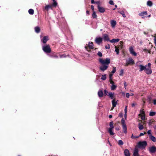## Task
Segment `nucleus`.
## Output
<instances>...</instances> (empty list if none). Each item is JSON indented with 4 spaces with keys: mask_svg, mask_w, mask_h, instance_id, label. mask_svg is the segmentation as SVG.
I'll return each mask as SVG.
<instances>
[{
    "mask_svg": "<svg viewBox=\"0 0 156 156\" xmlns=\"http://www.w3.org/2000/svg\"><path fill=\"white\" fill-rule=\"evenodd\" d=\"M123 43V42H122V41H120V48L121 49H122V48L123 47V45H122Z\"/></svg>",
    "mask_w": 156,
    "mask_h": 156,
    "instance_id": "obj_45",
    "label": "nucleus"
},
{
    "mask_svg": "<svg viewBox=\"0 0 156 156\" xmlns=\"http://www.w3.org/2000/svg\"><path fill=\"white\" fill-rule=\"evenodd\" d=\"M153 103L154 105H156V99H155L153 100Z\"/></svg>",
    "mask_w": 156,
    "mask_h": 156,
    "instance_id": "obj_64",
    "label": "nucleus"
},
{
    "mask_svg": "<svg viewBox=\"0 0 156 156\" xmlns=\"http://www.w3.org/2000/svg\"><path fill=\"white\" fill-rule=\"evenodd\" d=\"M92 16L93 18H96L97 17V15L96 14V12L95 11H94L92 14Z\"/></svg>",
    "mask_w": 156,
    "mask_h": 156,
    "instance_id": "obj_33",
    "label": "nucleus"
},
{
    "mask_svg": "<svg viewBox=\"0 0 156 156\" xmlns=\"http://www.w3.org/2000/svg\"><path fill=\"white\" fill-rule=\"evenodd\" d=\"M58 54L57 53L53 52L51 53L49 55L51 57L57 59L58 58Z\"/></svg>",
    "mask_w": 156,
    "mask_h": 156,
    "instance_id": "obj_9",
    "label": "nucleus"
},
{
    "mask_svg": "<svg viewBox=\"0 0 156 156\" xmlns=\"http://www.w3.org/2000/svg\"><path fill=\"white\" fill-rule=\"evenodd\" d=\"M97 7L99 12L101 13H104L105 12V10L104 8L100 7V6H98Z\"/></svg>",
    "mask_w": 156,
    "mask_h": 156,
    "instance_id": "obj_13",
    "label": "nucleus"
},
{
    "mask_svg": "<svg viewBox=\"0 0 156 156\" xmlns=\"http://www.w3.org/2000/svg\"><path fill=\"white\" fill-rule=\"evenodd\" d=\"M110 59L108 58H106L105 60L101 58H99V62L103 65V66L100 67V69L103 72L106 70L108 68V65L110 62Z\"/></svg>",
    "mask_w": 156,
    "mask_h": 156,
    "instance_id": "obj_1",
    "label": "nucleus"
},
{
    "mask_svg": "<svg viewBox=\"0 0 156 156\" xmlns=\"http://www.w3.org/2000/svg\"><path fill=\"white\" fill-rule=\"evenodd\" d=\"M109 4L111 5H114V3L112 0H110L109 2Z\"/></svg>",
    "mask_w": 156,
    "mask_h": 156,
    "instance_id": "obj_50",
    "label": "nucleus"
},
{
    "mask_svg": "<svg viewBox=\"0 0 156 156\" xmlns=\"http://www.w3.org/2000/svg\"><path fill=\"white\" fill-rule=\"evenodd\" d=\"M151 64L150 63H148L147 65V67L151 68Z\"/></svg>",
    "mask_w": 156,
    "mask_h": 156,
    "instance_id": "obj_54",
    "label": "nucleus"
},
{
    "mask_svg": "<svg viewBox=\"0 0 156 156\" xmlns=\"http://www.w3.org/2000/svg\"><path fill=\"white\" fill-rule=\"evenodd\" d=\"M93 46V43L92 42H89L88 43V46H86L85 47V48L87 50V51L89 52H90L91 51L90 50H89L88 49V47H89V48L90 49H92L94 48Z\"/></svg>",
    "mask_w": 156,
    "mask_h": 156,
    "instance_id": "obj_6",
    "label": "nucleus"
},
{
    "mask_svg": "<svg viewBox=\"0 0 156 156\" xmlns=\"http://www.w3.org/2000/svg\"><path fill=\"white\" fill-rule=\"evenodd\" d=\"M147 133L148 135H151V130H149L147 132Z\"/></svg>",
    "mask_w": 156,
    "mask_h": 156,
    "instance_id": "obj_60",
    "label": "nucleus"
},
{
    "mask_svg": "<svg viewBox=\"0 0 156 156\" xmlns=\"http://www.w3.org/2000/svg\"><path fill=\"white\" fill-rule=\"evenodd\" d=\"M146 134V133L145 132H144V133H140V134L139 136H143L144 134Z\"/></svg>",
    "mask_w": 156,
    "mask_h": 156,
    "instance_id": "obj_52",
    "label": "nucleus"
},
{
    "mask_svg": "<svg viewBox=\"0 0 156 156\" xmlns=\"http://www.w3.org/2000/svg\"><path fill=\"white\" fill-rule=\"evenodd\" d=\"M147 5L149 6H151L152 5L153 3L151 1H148L147 2Z\"/></svg>",
    "mask_w": 156,
    "mask_h": 156,
    "instance_id": "obj_30",
    "label": "nucleus"
},
{
    "mask_svg": "<svg viewBox=\"0 0 156 156\" xmlns=\"http://www.w3.org/2000/svg\"><path fill=\"white\" fill-rule=\"evenodd\" d=\"M95 4H98V6H100V1H98L97 2H95Z\"/></svg>",
    "mask_w": 156,
    "mask_h": 156,
    "instance_id": "obj_55",
    "label": "nucleus"
},
{
    "mask_svg": "<svg viewBox=\"0 0 156 156\" xmlns=\"http://www.w3.org/2000/svg\"><path fill=\"white\" fill-rule=\"evenodd\" d=\"M116 67H113L112 70V71L111 73H112L113 74L114 73H115V72H116Z\"/></svg>",
    "mask_w": 156,
    "mask_h": 156,
    "instance_id": "obj_44",
    "label": "nucleus"
},
{
    "mask_svg": "<svg viewBox=\"0 0 156 156\" xmlns=\"http://www.w3.org/2000/svg\"><path fill=\"white\" fill-rule=\"evenodd\" d=\"M119 117H122L123 116V114L122 113H120L119 115Z\"/></svg>",
    "mask_w": 156,
    "mask_h": 156,
    "instance_id": "obj_56",
    "label": "nucleus"
},
{
    "mask_svg": "<svg viewBox=\"0 0 156 156\" xmlns=\"http://www.w3.org/2000/svg\"><path fill=\"white\" fill-rule=\"evenodd\" d=\"M130 65H133L135 63L134 60L131 58H129L128 61H127Z\"/></svg>",
    "mask_w": 156,
    "mask_h": 156,
    "instance_id": "obj_18",
    "label": "nucleus"
},
{
    "mask_svg": "<svg viewBox=\"0 0 156 156\" xmlns=\"http://www.w3.org/2000/svg\"><path fill=\"white\" fill-rule=\"evenodd\" d=\"M42 49L46 53H50L51 51V49L49 45H46L43 46Z\"/></svg>",
    "mask_w": 156,
    "mask_h": 156,
    "instance_id": "obj_2",
    "label": "nucleus"
},
{
    "mask_svg": "<svg viewBox=\"0 0 156 156\" xmlns=\"http://www.w3.org/2000/svg\"><path fill=\"white\" fill-rule=\"evenodd\" d=\"M112 74H110L109 75V80H110V79H112Z\"/></svg>",
    "mask_w": 156,
    "mask_h": 156,
    "instance_id": "obj_61",
    "label": "nucleus"
},
{
    "mask_svg": "<svg viewBox=\"0 0 156 156\" xmlns=\"http://www.w3.org/2000/svg\"><path fill=\"white\" fill-rule=\"evenodd\" d=\"M124 85L125 87L126 88V87L127 86V84L126 82L125 81L124 82Z\"/></svg>",
    "mask_w": 156,
    "mask_h": 156,
    "instance_id": "obj_57",
    "label": "nucleus"
},
{
    "mask_svg": "<svg viewBox=\"0 0 156 156\" xmlns=\"http://www.w3.org/2000/svg\"><path fill=\"white\" fill-rule=\"evenodd\" d=\"M59 57L60 58H65L66 57V55L65 54H63L62 55H59Z\"/></svg>",
    "mask_w": 156,
    "mask_h": 156,
    "instance_id": "obj_51",
    "label": "nucleus"
},
{
    "mask_svg": "<svg viewBox=\"0 0 156 156\" xmlns=\"http://www.w3.org/2000/svg\"><path fill=\"white\" fill-rule=\"evenodd\" d=\"M52 6L51 5H46L44 8V10H45L46 11H48L49 9L51 8Z\"/></svg>",
    "mask_w": 156,
    "mask_h": 156,
    "instance_id": "obj_26",
    "label": "nucleus"
},
{
    "mask_svg": "<svg viewBox=\"0 0 156 156\" xmlns=\"http://www.w3.org/2000/svg\"><path fill=\"white\" fill-rule=\"evenodd\" d=\"M34 30L35 32L37 33H39L40 32V28L39 27H36L34 28Z\"/></svg>",
    "mask_w": 156,
    "mask_h": 156,
    "instance_id": "obj_20",
    "label": "nucleus"
},
{
    "mask_svg": "<svg viewBox=\"0 0 156 156\" xmlns=\"http://www.w3.org/2000/svg\"><path fill=\"white\" fill-rule=\"evenodd\" d=\"M119 39H112L109 41L111 43H116L119 42Z\"/></svg>",
    "mask_w": 156,
    "mask_h": 156,
    "instance_id": "obj_24",
    "label": "nucleus"
},
{
    "mask_svg": "<svg viewBox=\"0 0 156 156\" xmlns=\"http://www.w3.org/2000/svg\"><path fill=\"white\" fill-rule=\"evenodd\" d=\"M147 11H144L140 13L139 15L140 16H142L147 14Z\"/></svg>",
    "mask_w": 156,
    "mask_h": 156,
    "instance_id": "obj_25",
    "label": "nucleus"
},
{
    "mask_svg": "<svg viewBox=\"0 0 156 156\" xmlns=\"http://www.w3.org/2000/svg\"><path fill=\"white\" fill-rule=\"evenodd\" d=\"M147 145L146 141H140L138 143V147L139 148H145Z\"/></svg>",
    "mask_w": 156,
    "mask_h": 156,
    "instance_id": "obj_5",
    "label": "nucleus"
},
{
    "mask_svg": "<svg viewBox=\"0 0 156 156\" xmlns=\"http://www.w3.org/2000/svg\"><path fill=\"white\" fill-rule=\"evenodd\" d=\"M144 72L146 73L148 75L151 74L152 73L151 68H150L147 67V66H146V69L145 70Z\"/></svg>",
    "mask_w": 156,
    "mask_h": 156,
    "instance_id": "obj_8",
    "label": "nucleus"
},
{
    "mask_svg": "<svg viewBox=\"0 0 156 156\" xmlns=\"http://www.w3.org/2000/svg\"><path fill=\"white\" fill-rule=\"evenodd\" d=\"M154 43L155 44V46H156V38H155L154 39Z\"/></svg>",
    "mask_w": 156,
    "mask_h": 156,
    "instance_id": "obj_63",
    "label": "nucleus"
},
{
    "mask_svg": "<svg viewBox=\"0 0 156 156\" xmlns=\"http://www.w3.org/2000/svg\"><path fill=\"white\" fill-rule=\"evenodd\" d=\"M130 65L129 63L127 61L125 65V66H128L129 65Z\"/></svg>",
    "mask_w": 156,
    "mask_h": 156,
    "instance_id": "obj_62",
    "label": "nucleus"
},
{
    "mask_svg": "<svg viewBox=\"0 0 156 156\" xmlns=\"http://www.w3.org/2000/svg\"><path fill=\"white\" fill-rule=\"evenodd\" d=\"M115 51L116 53V54L117 55H119V49L117 48L116 46H115Z\"/></svg>",
    "mask_w": 156,
    "mask_h": 156,
    "instance_id": "obj_34",
    "label": "nucleus"
},
{
    "mask_svg": "<svg viewBox=\"0 0 156 156\" xmlns=\"http://www.w3.org/2000/svg\"><path fill=\"white\" fill-rule=\"evenodd\" d=\"M140 113L142 115H145V113L144 109H141L140 111Z\"/></svg>",
    "mask_w": 156,
    "mask_h": 156,
    "instance_id": "obj_38",
    "label": "nucleus"
},
{
    "mask_svg": "<svg viewBox=\"0 0 156 156\" xmlns=\"http://www.w3.org/2000/svg\"><path fill=\"white\" fill-rule=\"evenodd\" d=\"M103 38L105 41H110L108 36V34H104L103 35Z\"/></svg>",
    "mask_w": 156,
    "mask_h": 156,
    "instance_id": "obj_16",
    "label": "nucleus"
},
{
    "mask_svg": "<svg viewBox=\"0 0 156 156\" xmlns=\"http://www.w3.org/2000/svg\"><path fill=\"white\" fill-rule=\"evenodd\" d=\"M91 8L92 10L94 11V6L93 5H91Z\"/></svg>",
    "mask_w": 156,
    "mask_h": 156,
    "instance_id": "obj_59",
    "label": "nucleus"
},
{
    "mask_svg": "<svg viewBox=\"0 0 156 156\" xmlns=\"http://www.w3.org/2000/svg\"><path fill=\"white\" fill-rule=\"evenodd\" d=\"M149 150L151 153H154L156 151V147L155 146H152L150 148Z\"/></svg>",
    "mask_w": 156,
    "mask_h": 156,
    "instance_id": "obj_14",
    "label": "nucleus"
},
{
    "mask_svg": "<svg viewBox=\"0 0 156 156\" xmlns=\"http://www.w3.org/2000/svg\"><path fill=\"white\" fill-rule=\"evenodd\" d=\"M147 100L149 102V103H151L152 101V98L150 96H148L147 97Z\"/></svg>",
    "mask_w": 156,
    "mask_h": 156,
    "instance_id": "obj_29",
    "label": "nucleus"
},
{
    "mask_svg": "<svg viewBox=\"0 0 156 156\" xmlns=\"http://www.w3.org/2000/svg\"><path fill=\"white\" fill-rule=\"evenodd\" d=\"M108 96L111 99H112L114 98V93H112V92H109Z\"/></svg>",
    "mask_w": 156,
    "mask_h": 156,
    "instance_id": "obj_23",
    "label": "nucleus"
},
{
    "mask_svg": "<svg viewBox=\"0 0 156 156\" xmlns=\"http://www.w3.org/2000/svg\"><path fill=\"white\" fill-rule=\"evenodd\" d=\"M124 112H125V115H126V114H127V106H125V108L124 109Z\"/></svg>",
    "mask_w": 156,
    "mask_h": 156,
    "instance_id": "obj_47",
    "label": "nucleus"
},
{
    "mask_svg": "<svg viewBox=\"0 0 156 156\" xmlns=\"http://www.w3.org/2000/svg\"><path fill=\"white\" fill-rule=\"evenodd\" d=\"M98 95L100 98H101L103 96V93L102 90H99L98 92Z\"/></svg>",
    "mask_w": 156,
    "mask_h": 156,
    "instance_id": "obj_19",
    "label": "nucleus"
},
{
    "mask_svg": "<svg viewBox=\"0 0 156 156\" xmlns=\"http://www.w3.org/2000/svg\"><path fill=\"white\" fill-rule=\"evenodd\" d=\"M125 156H130V154L128 149H126L124 151Z\"/></svg>",
    "mask_w": 156,
    "mask_h": 156,
    "instance_id": "obj_15",
    "label": "nucleus"
},
{
    "mask_svg": "<svg viewBox=\"0 0 156 156\" xmlns=\"http://www.w3.org/2000/svg\"><path fill=\"white\" fill-rule=\"evenodd\" d=\"M139 66V71L140 72H141L143 70H144V71H145V70L146 69V66H147V65L144 66L142 65H140L139 66Z\"/></svg>",
    "mask_w": 156,
    "mask_h": 156,
    "instance_id": "obj_10",
    "label": "nucleus"
},
{
    "mask_svg": "<svg viewBox=\"0 0 156 156\" xmlns=\"http://www.w3.org/2000/svg\"><path fill=\"white\" fill-rule=\"evenodd\" d=\"M118 144L119 145H122L123 144V142L122 141V140H119Z\"/></svg>",
    "mask_w": 156,
    "mask_h": 156,
    "instance_id": "obj_41",
    "label": "nucleus"
},
{
    "mask_svg": "<svg viewBox=\"0 0 156 156\" xmlns=\"http://www.w3.org/2000/svg\"><path fill=\"white\" fill-rule=\"evenodd\" d=\"M49 40L48 37L46 36L44 37L41 40V41L44 44H46Z\"/></svg>",
    "mask_w": 156,
    "mask_h": 156,
    "instance_id": "obj_11",
    "label": "nucleus"
},
{
    "mask_svg": "<svg viewBox=\"0 0 156 156\" xmlns=\"http://www.w3.org/2000/svg\"><path fill=\"white\" fill-rule=\"evenodd\" d=\"M118 12H119L121 14H122L123 17L125 18L126 17V16L124 12L123 11H122L120 12L118 11Z\"/></svg>",
    "mask_w": 156,
    "mask_h": 156,
    "instance_id": "obj_32",
    "label": "nucleus"
},
{
    "mask_svg": "<svg viewBox=\"0 0 156 156\" xmlns=\"http://www.w3.org/2000/svg\"><path fill=\"white\" fill-rule=\"evenodd\" d=\"M154 121L153 120H150L149 122V126H151L152 124L153 123H154Z\"/></svg>",
    "mask_w": 156,
    "mask_h": 156,
    "instance_id": "obj_35",
    "label": "nucleus"
},
{
    "mask_svg": "<svg viewBox=\"0 0 156 156\" xmlns=\"http://www.w3.org/2000/svg\"><path fill=\"white\" fill-rule=\"evenodd\" d=\"M57 5V3L56 1L53 2V3L52 4V5H51L52 6H53L54 7H56V6Z\"/></svg>",
    "mask_w": 156,
    "mask_h": 156,
    "instance_id": "obj_39",
    "label": "nucleus"
},
{
    "mask_svg": "<svg viewBox=\"0 0 156 156\" xmlns=\"http://www.w3.org/2000/svg\"><path fill=\"white\" fill-rule=\"evenodd\" d=\"M133 156H139L138 154V150L137 148H135L133 154Z\"/></svg>",
    "mask_w": 156,
    "mask_h": 156,
    "instance_id": "obj_17",
    "label": "nucleus"
},
{
    "mask_svg": "<svg viewBox=\"0 0 156 156\" xmlns=\"http://www.w3.org/2000/svg\"><path fill=\"white\" fill-rule=\"evenodd\" d=\"M95 41L96 43L99 45L102 41V38L100 37H96L95 39Z\"/></svg>",
    "mask_w": 156,
    "mask_h": 156,
    "instance_id": "obj_7",
    "label": "nucleus"
},
{
    "mask_svg": "<svg viewBox=\"0 0 156 156\" xmlns=\"http://www.w3.org/2000/svg\"><path fill=\"white\" fill-rule=\"evenodd\" d=\"M156 113L154 112H150L149 114V115L150 116H153L155 115Z\"/></svg>",
    "mask_w": 156,
    "mask_h": 156,
    "instance_id": "obj_40",
    "label": "nucleus"
},
{
    "mask_svg": "<svg viewBox=\"0 0 156 156\" xmlns=\"http://www.w3.org/2000/svg\"><path fill=\"white\" fill-rule=\"evenodd\" d=\"M104 93L105 96L106 95L108 96V93H109V92H108V91L106 90H104Z\"/></svg>",
    "mask_w": 156,
    "mask_h": 156,
    "instance_id": "obj_43",
    "label": "nucleus"
},
{
    "mask_svg": "<svg viewBox=\"0 0 156 156\" xmlns=\"http://www.w3.org/2000/svg\"><path fill=\"white\" fill-rule=\"evenodd\" d=\"M111 26L112 27H115L116 24V22L115 21L112 20L111 22Z\"/></svg>",
    "mask_w": 156,
    "mask_h": 156,
    "instance_id": "obj_27",
    "label": "nucleus"
},
{
    "mask_svg": "<svg viewBox=\"0 0 156 156\" xmlns=\"http://www.w3.org/2000/svg\"><path fill=\"white\" fill-rule=\"evenodd\" d=\"M97 55L98 56H99L100 57H101L102 56V53L100 51H98V52Z\"/></svg>",
    "mask_w": 156,
    "mask_h": 156,
    "instance_id": "obj_46",
    "label": "nucleus"
},
{
    "mask_svg": "<svg viewBox=\"0 0 156 156\" xmlns=\"http://www.w3.org/2000/svg\"><path fill=\"white\" fill-rule=\"evenodd\" d=\"M121 122L123 132L125 133H126L127 132V128L126 126L125 123V120L123 118H122L121 121Z\"/></svg>",
    "mask_w": 156,
    "mask_h": 156,
    "instance_id": "obj_4",
    "label": "nucleus"
},
{
    "mask_svg": "<svg viewBox=\"0 0 156 156\" xmlns=\"http://www.w3.org/2000/svg\"><path fill=\"white\" fill-rule=\"evenodd\" d=\"M139 128L140 130L143 129L144 128V126L140 124V123H139Z\"/></svg>",
    "mask_w": 156,
    "mask_h": 156,
    "instance_id": "obj_37",
    "label": "nucleus"
},
{
    "mask_svg": "<svg viewBox=\"0 0 156 156\" xmlns=\"http://www.w3.org/2000/svg\"><path fill=\"white\" fill-rule=\"evenodd\" d=\"M110 48V46L109 44H108V45H105V48L106 49H109Z\"/></svg>",
    "mask_w": 156,
    "mask_h": 156,
    "instance_id": "obj_48",
    "label": "nucleus"
},
{
    "mask_svg": "<svg viewBox=\"0 0 156 156\" xmlns=\"http://www.w3.org/2000/svg\"><path fill=\"white\" fill-rule=\"evenodd\" d=\"M117 87V86L115 85H112L111 86V89L112 90H115Z\"/></svg>",
    "mask_w": 156,
    "mask_h": 156,
    "instance_id": "obj_31",
    "label": "nucleus"
},
{
    "mask_svg": "<svg viewBox=\"0 0 156 156\" xmlns=\"http://www.w3.org/2000/svg\"><path fill=\"white\" fill-rule=\"evenodd\" d=\"M112 104L113 107H115L116 106L117 102V101H115V99H113L112 101Z\"/></svg>",
    "mask_w": 156,
    "mask_h": 156,
    "instance_id": "obj_22",
    "label": "nucleus"
},
{
    "mask_svg": "<svg viewBox=\"0 0 156 156\" xmlns=\"http://www.w3.org/2000/svg\"><path fill=\"white\" fill-rule=\"evenodd\" d=\"M130 96V94L129 93H127L126 94V96L127 98H129Z\"/></svg>",
    "mask_w": 156,
    "mask_h": 156,
    "instance_id": "obj_53",
    "label": "nucleus"
},
{
    "mask_svg": "<svg viewBox=\"0 0 156 156\" xmlns=\"http://www.w3.org/2000/svg\"><path fill=\"white\" fill-rule=\"evenodd\" d=\"M106 75L105 74L102 76L101 79L103 80H105L106 79Z\"/></svg>",
    "mask_w": 156,
    "mask_h": 156,
    "instance_id": "obj_36",
    "label": "nucleus"
},
{
    "mask_svg": "<svg viewBox=\"0 0 156 156\" xmlns=\"http://www.w3.org/2000/svg\"><path fill=\"white\" fill-rule=\"evenodd\" d=\"M123 69H121V70L120 71L119 73V75L120 76H122L123 75Z\"/></svg>",
    "mask_w": 156,
    "mask_h": 156,
    "instance_id": "obj_42",
    "label": "nucleus"
},
{
    "mask_svg": "<svg viewBox=\"0 0 156 156\" xmlns=\"http://www.w3.org/2000/svg\"><path fill=\"white\" fill-rule=\"evenodd\" d=\"M149 137L150 139L151 140H152L153 141L155 142L156 141V138L153 136H152L151 134L149 136Z\"/></svg>",
    "mask_w": 156,
    "mask_h": 156,
    "instance_id": "obj_21",
    "label": "nucleus"
},
{
    "mask_svg": "<svg viewBox=\"0 0 156 156\" xmlns=\"http://www.w3.org/2000/svg\"><path fill=\"white\" fill-rule=\"evenodd\" d=\"M114 123L113 121H111L109 123L110 127L108 128V132L112 136L114 134V133L112 132V130L114 129Z\"/></svg>",
    "mask_w": 156,
    "mask_h": 156,
    "instance_id": "obj_3",
    "label": "nucleus"
},
{
    "mask_svg": "<svg viewBox=\"0 0 156 156\" xmlns=\"http://www.w3.org/2000/svg\"><path fill=\"white\" fill-rule=\"evenodd\" d=\"M109 82H110V83L112 85H114V82L112 80V79L109 80Z\"/></svg>",
    "mask_w": 156,
    "mask_h": 156,
    "instance_id": "obj_49",
    "label": "nucleus"
},
{
    "mask_svg": "<svg viewBox=\"0 0 156 156\" xmlns=\"http://www.w3.org/2000/svg\"><path fill=\"white\" fill-rule=\"evenodd\" d=\"M141 119H142L143 120H144L145 119V115L141 116Z\"/></svg>",
    "mask_w": 156,
    "mask_h": 156,
    "instance_id": "obj_58",
    "label": "nucleus"
},
{
    "mask_svg": "<svg viewBox=\"0 0 156 156\" xmlns=\"http://www.w3.org/2000/svg\"><path fill=\"white\" fill-rule=\"evenodd\" d=\"M130 53L134 56H136L137 55L136 53L134 51L133 48L132 47L129 48V49Z\"/></svg>",
    "mask_w": 156,
    "mask_h": 156,
    "instance_id": "obj_12",
    "label": "nucleus"
},
{
    "mask_svg": "<svg viewBox=\"0 0 156 156\" xmlns=\"http://www.w3.org/2000/svg\"><path fill=\"white\" fill-rule=\"evenodd\" d=\"M28 12L29 14L33 15L34 13V10L32 9H30L28 10Z\"/></svg>",
    "mask_w": 156,
    "mask_h": 156,
    "instance_id": "obj_28",
    "label": "nucleus"
}]
</instances>
